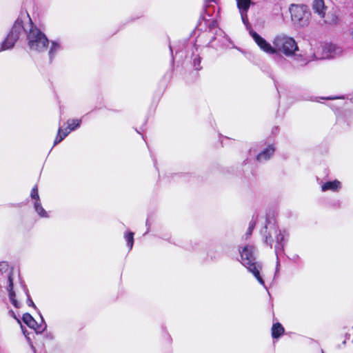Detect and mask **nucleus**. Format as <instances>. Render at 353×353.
Wrapping results in <instances>:
<instances>
[{
	"label": "nucleus",
	"mask_w": 353,
	"mask_h": 353,
	"mask_svg": "<svg viewBox=\"0 0 353 353\" xmlns=\"http://www.w3.org/2000/svg\"><path fill=\"white\" fill-rule=\"evenodd\" d=\"M250 34L255 41V43L258 45L261 50L268 54H276V48L273 45V46L268 42L265 39L261 37L259 34H257L254 31H250Z\"/></svg>",
	"instance_id": "nucleus-9"
},
{
	"label": "nucleus",
	"mask_w": 353,
	"mask_h": 353,
	"mask_svg": "<svg viewBox=\"0 0 353 353\" xmlns=\"http://www.w3.org/2000/svg\"><path fill=\"white\" fill-rule=\"evenodd\" d=\"M62 132L63 129L61 128H59L58 130L57 137L54 142V145H57V143H60L64 139V138L61 136Z\"/></svg>",
	"instance_id": "nucleus-22"
},
{
	"label": "nucleus",
	"mask_w": 353,
	"mask_h": 353,
	"mask_svg": "<svg viewBox=\"0 0 353 353\" xmlns=\"http://www.w3.org/2000/svg\"><path fill=\"white\" fill-rule=\"evenodd\" d=\"M62 49L61 45L59 42L52 41L51 42V46L49 49L48 55L50 60L55 57L57 53Z\"/></svg>",
	"instance_id": "nucleus-16"
},
{
	"label": "nucleus",
	"mask_w": 353,
	"mask_h": 353,
	"mask_svg": "<svg viewBox=\"0 0 353 353\" xmlns=\"http://www.w3.org/2000/svg\"><path fill=\"white\" fill-rule=\"evenodd\" d=\"M340 97H325V98H323V99H327V100H333V99H339Z\"/></svg>",
	"instance_id": "nucleus-30"
},
{
	"label": "nucleus",
	"mask_w": 353,
	"mask_h": 353,
	"mask_svg": "<svg viewBox=\"0 0 353 353\" xmlns=\"http://www.w3.org/2000/svg\"><path fill=\"white\" fill-rule=\"evenodd\" d=\"M254 251L255 248L254 246H245L243 250L240 251L241 263L254 275L259 283L266 288L265 282L260 275V271L262 270V265L260 262L256 261Z\"/></svg>",
	"instance_id": "nucleus-3"
},
{
	"label": "nucleus",
	"mask_w": 353,
	"mask_h": 353,
	"mask_svg": "<svg viewBox=\"0 0 353 353\" xmlns=\"http://www.w3.org/2000/svg\"><path fill=\"white\" fill-rule=\"evenodd\" d=\"M284 332V328L279 323H274L272 327V336L274 339L279 338Z\"/></svg>",
	"instance_id": "nucleus-17"
},
{
	"label": "nucleus",
	"mask_w": 353,
	"mask_h": 353,
	"mask_svg": "<svg viewBox=\"0 0 353 353\" xmlns=\"http://www.w3.org/2000/svg\"><path fill=\"white\" fill-rule=\"evenodd\" d=\"M27 303L29 306H32L34 308H36V306L34 303V302L32 301V300L30 298L29 296H28V300H27Z\"/></svg>",
	"instance_id": "nucleus-27"
},
{
	"label": "nucleus",
	"mask_w": 353,
	"mask_h": 353,
	"mask_svg": "<svg viewBox=\"0 0 353 353\" xmlns=\"http://www.w3.org/2000/svg\"><path fill=\"white\" fill-rule=\"evenodd\" d=\"M193 63H194V67L195 68L196 70L201 69V67H200L201 58L199 57H194Z\"/></svg>",
	"instance_id": "nucleus-24"
},
{
	"label": "nucleus",
	"mask_w": 353,
	"mask_h": 353,
	"mask_svg": "<svg viewBox=\"0 0 353 353\" xmlns=\"http://www.w3.org/2000/svg\"><path fill=\"white\" fill-rule=\"evenodd\" d=\"M261 234L264 236L265 243L270 245V248H272L273 242H276L274 250L276 256L279 253L283 252L285 237L288 234H285V230L281 231L279 229L274 219H267L266 224L261 230Z\"/></svg>",
	"instance_id": "nucleus-2"
},
{
	"label": "nucleus",
	"mask_w": 353,
	"mask_h": 353,
	"mask_svg": "<svg viewBox=\"0 0 353 353\" xmlns=\"http://www.w3.org/2000/svg\"><path fill=\"white\" fill-rule=\"evenodd\" d=\"M274 150L275 149L272 145H268L256 156V160L259 162H263L270 159L273 155Z\"/></svg>",
	"instance_id": "nucleus-12"
},
{
	"label": "nucleus",
	"mask_w": 353,
	"mask_h": 353,
	"mask_svg": "<svg viewBox=\"0 0 353 353\" xmlns=\"http://www.w3.org/2000/svg\"><path fill=\"white\" fill-rule=\"evenodd\" d=\"M215 3V0H205V8H208L210 6H211V3Z\"/></svg>",
	"instance_id": "nucleus-28"
},
{
	"label": "nucleus",
	"mask_w": 353,
	"mask_h": 353,
	"mask_svg": "<svg viewBox=\"0 0 353 353\" xmlns=\"http://www.w3.org/2000/svg\"><path fill=\"white\" fill-rule=\"evenodd\" d=\"M299 259V256L298 255H294L292 258V260L296 261V260H298Z\"/></svg>",
	"instance_id": "nucleus-31"
},
{
	"label": "nucleus",
	"mask_w": 353,
	"mask_h": 353,
	"mask_svg": "<svg viewBox=\"0 0 353 353\" xmlns=\"http://www.w3.org/2000/svg\"><path fill=\"white\" fill-rule=\"evenodd\" d=\"M276 263H277V264H276V265H277V267H278V266L279 265V261H278V260H277V261H276Z\"/></svg>",
	"instance_id": "nucleus-34"
},
{
	"label": "nucleus",
	"mask_w": 353,
	"mask_h": 353,
	"mask_svg": "<svg viewBox=\"0 0 353 353\" xmlns=\"http://www.w3.org/2000/svg\"><path fill=\"white\" fill-rule=\"evenodd\" d=\"M272 43L276 48V54L282 52L286 57H293L299 65H306L311 60L308 57H304L296 54V52L299 51V47L296 41L291 37L285 34H279L274 38Z\"/></svg>",
	"instance_id": "nucleus-1"
},
{
	"label": "nucleus",
	"mask_w": 353,
	"mask_h": 353,
	"mask_svg": "<svg viewBox=\"0 0 353 353\" xmlns=\"http://www.w3.org/2000/svg\"><path fill=\"white\" fill-rule=\"evenodd\" d=\"M341 188V183L338 180H334L332 181H327L323 183L321 185V190L323 192L325 191H332V192H338Z\"/></svg>",
	"instance_id": "nucleus-14"
},
{
	"label": "nucleus",
	"mask_w": 353,
	"mask_h": 353,
	"mask_svg": "<svg viewBox=\"0 0 353 353\" xmlns=\"http://www.w3.org/2000/svg\"><path fill=\"white\" fill-rule=\"evenodd\" d=\"M22 319L24 323H26L29 327L33 329L36 333H42L47 327V325L42 317L40 323H38L28 313L24 314Z\"/></svg>",
	"instance_id": "nucleus-10"
},
{
	"label": "nucleus",
	"mask_w": 353,
	"mask_h": 353,
	"mask_svg": "<svg viewBox=\"0 0 353 353\" xmlns=\"http://www.w3.org/2000/svg\"><path fill=\"white\" fill-rule=\"evenodd\" d=\"M23 30V21L17 19L6 38L2 41L0 52L12 48Z\"/></svg>",
	"instance_id": "nucleus-6"
},
{
	"label": "nucleus",
	"mask_w": 353,
	"mask_h": 353,
	"mask_svg": "<svg viewBox=\"0 0 353 353\" xmlns=\"http://www.w3.org/2000/svg\"><path fill=\"white\" fill-rule=\"evenodd\" d=\"M70 132L71 131L70 130H68L67 128L65 129H63L61 136L65 139Z\"/></svg>",
	"instance_id": "nucleus-26"
},
{
	"label": "nucleus",
	"mask_w": 353,
	"mask_h": 353,
	"mask_svg": "<svg viewBox=\"0 0 353 353\" xmlns=\"http://www.w3.org/2000/svg\"><path fill=\"white\" fill-rule=\"evenodd\" d=\"M8 282H9V286H8V292H9V298L12 303V304L17 308L20 307L21 304L19 302H18L16 299V295L15 292L13 291V282L12 279L10 274L8 276Z\"/></svg>",
	"instance_id": "nucleus-15"
},
{
	"label": "nucleus",
	"mask_w": 353,
	"mask_h": 353,
	"mask_svg": "<svg viewBox=\"0 0 353 353\" xmlns=\"http://www.w3.org/2000/svg\"><path fill=\"white\" fill-rule=\"evenodd\" d=\"M170 51H171V53L172 54V49L171 46H170Z\"/></svg>",
	"instance_id": "nucleus-33"
},
{
	"label": "nucleus",
	"mask_w": 353,
	"mask_h": 353,
	"mask_svg": "<svg viewBox=\"0 0 353 353\" xmlns=\"http://www.w3.org/2000/svg\"><path fill=\"white\" fill-rule=\"evenodd\" d=\"M339 52V48L332 43H319L312 53L313 59H330ZM310 59V58H309Z\"/></svg>",
	"instance_id": "nucleus-7"
},
{
	"label": "nucleus",
	"mask_w": 353,
	"mask_h": 353,
	"mask_svg": "<svg viewBox=\"0 0 353 353\" xmlns=\"http://www.w3.org/2000/svg\"><path fill=\"white\" fill-rule=\"evenodd\" d=\"M250 34L255 41V43L258 45L261 50L268 54H276V48L273 45V46L268 42L265 39L261 37L259 34H257L254 31H250Z\"/></svg>",
	"instance_id": "nucleus-8"
},
{
	"label": "nucleus",
	"mask_w": 353,
	"mask_h": 353,
	"mask_svg": "<svg viewBox=\"0 0 353 353\" xmlns=\"http://www.w3.org/2000/svg\"><path fill=\"white\" fill-rule=\"evenodd\" d=\"M81 123V119H69L67 121L68 127L67 128L70 131H73L80 127Z\"/></svg>",
	"instance_id": "nucleus-19"
},
{
	"label": "nucleus",
	"mask_w": 353,
	"mask_h": 353,
	"mask_svg": "<svg viewBox=\"0 0 353 353\" xmlns=\"http://www.w3.org/2000/svg\"><path fill=\"white\" fill-rule=\"evenodd\" d=\"M27 34L28 46L29 48L35 52H43L46 50L49 44V40L44 33L32 23L29 18V28L24 30Z\"/></svg>",
	"instance_id": "nucleus-4"
},
{
	"label": "nucleus",
	"mask_w": 353,
	"mask_h": 353,
	"mask_svg": "<svg viewBox=\"0 0 353 353\" xmlns=\"http://www.w3.org/2000/svg\"><path fill=\"white\" fill-rule=\"evenodd\" d=\"M30 196L32 199H34L35 201H40L37 185H34L32 188L30 193Z\"/></svg>",
	"instance_id": "nucleus-21"
},
{
	"label": "nucleus",
	"mask_w": 353,
	"mask_h": 353,
	"mask_svg": "<svg viewBox=\"0 0 353 353\" xmlns=\"http://www.w3.org/2000/svg\"><path fill=\"white\" fill-rule=\"evenodd\" d=\"M10 312H11V314H12V316L14 319H17V317H16V316H15V314H14V312H13V311H10Z\"/></svg>",
	"instance_id": "nucleus-32"
},
{
	"label": "nucleus",
	"mask_w": 353,
	"mask_h": 353,
	"mask_svg": "<svg viewBox=\"0 0 353 353\" xmlns=\"http://www.w3.org/2000/svg\"><path fill=\"white\" fill-rule=\"evenodd\" d=\"M236 2L242 21L244 24H247L248 21L247 12L250 8L251 1L250 0H236Z\"/></svg>",
	"instance_id": "nucleus-11"
},
{
	"label": "nucleus",
	"mask_w": 353,
	"mask_h": 353,
	"mask_svg": "<svg viewBox=\"0 0 353 353\" xmlns=\"http://www.w3.org/2000/svg\"><path fill=\"white\" fill-rule=\"evenodd\" d=\"M312 9L321 18L325 17L326 8L323 0H314Z\"/></svg>",
	"instance_id": "nucleus-13"
},
{
	"label": "nucleus",
	"mask_w": 353,
	"mask_h": 353,
	"mask_svg": "<svg viewBox=\"0 0 353 353\" xmlns=\"http://www.w3.org/2000/svg\"><path fill=\"white\" fill-rule=\"evenodd\" d=\"M292 21L297 27H304L308 25L310 12L304 5H292L290 8Z\"/></svg>",
	"instance_id": "nucleus-5"
},
{
	"label": "nucleus",
	"mask_w": 353,
	"mask_h": 353,
	"mask_svg": "<svg viewBox=\"0 0 353 353\" xmlns=\"http://www.w3.org/2000/svg\"><path fill=\"white\" fill-rule=\"evenodd\" d=\"M124 238L127 242L129 250H131L134 245V233L132 232H126L124 235Z\"/></svg>",
	"instance_id": "nucleus-20"
},
{
	"label": "nucleus",
	"mask_w": 353,
	"mask_h": 353,
	"mask_svg": "<svg viewBox=\"0 0 353 353\" xmlns=\"http://www.w3.org/2000/svg\"><path fill=\"white\" fill-rule=\"evenodd\" d=\"M34 208L39 216L42 218H48L49 216L48 212L43 208L41 201H35Z\"/></svg>",
	"instance_id": "nucleus-18"
},
{
	"label": "nucleus",
	"mask_w": 353,
	"mask_h": 353,
	"mask_svg": "<svg viewBox=\"0 0 353 353\" xmlns=\"http://www.w3.org/2000/svg\"><path fill=\"white\" fill-rule=\"evenodd\" d=\"M8 269V264L6 262H1L0 263V271L6 272Z\"/></svg>",
	"instance_id": "nucleus-25"
},
{
	"label": "nucleus",
	"mask_w": 353,
	"mask_h": 353,
	"mask_svg": "<svg viewBox=\"0 0 353 353\" xmlns=\"http://www.w3.org/2000/svg\"><path fill=\"white\" fill-rule=\"evenodd\" d=\"M255 225H256V222L255 221H253L252 220L250 222V225H249V227H248V231L246 232V236L247 237H248L249 236H250L252 233V231H253V229L255 227Z\"/></svg>",
	"instance_id": "nucleus-23"
},
{
	"label": "nucleus",
	"mask_w": 353,
	"mask_h": 353,
	"mask_svg": "<svg viewBox=\"0 0 353 353\" xmlns=\"http://www.w3.org/2000/svg\"><path fill=\"white\" fill-rule=\"evenodd\" d=\"M336 17H334V18L333 19H332L331 21H329V20H327V19H325V23H336Z\"/></svg>",
	"instance_id": "nucleus-29"
}]
</instances>
